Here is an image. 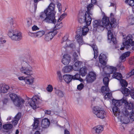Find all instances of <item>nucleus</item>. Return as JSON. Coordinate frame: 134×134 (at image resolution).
Wrapping results in <instances>:
<instances>
[{
  "label": "nucleus",
  "mask_w": 134,
  "mask_h": 134,
  "mask_svg": "<svg viewBox=\"0 0 134 134\" xmlns=\"http://www.w3.org/2000/svg\"><path fill=\"white\" fill-rule=\"evenodd\" d=\"M92 112L97 118L100 119H103L106 116L105 111L98 106L93 107Z\"/></svg>",
  "instance_id": "obj_6"
},
{
  "label": "nucleus",
  "mask_w": 134,
  "mask_h": 134,
  "mask_svg": "<svg viewBox=\"0 0 134 134\" xmlns=\"http://www.w3.org/2000/svg\"><path fill=\"white\" fill-rule=\"evenodd\" d=\"M63 26V24L62 22L59 23L58 22L55 25L54 29L55 30H58L62 28Z\"/></svg>",
  "instance_id": "obj_41"
},
{
  "label": "nucleus",
  "mask_w": 134,
  "mask_h": 134,
  "mask_svg": "<svg viewBox=\"0 0 134 134\" xmlns=\"http://www.w3.org/2000/svg\"><path fill=\"white\" fill-rule=\"evenodd\" d=\"M133 37L131 35L129 34L123 39V44L124 47L120 48L121 50H123L124 48L127 50H134V41H132Z\"/></svg>",
  "instance_id": "obj_3"
},
{
  "label": "nucleus",
  "mask_w": 134,
  "mask_h": 134,
  "mask_svg": "<svg viewBox=\"0 0 134 134\" xmlns=\"http://www.w3.org/2000/svg\"><path fill=\"white\" fill-rule=\"evenodd\" d=\"M107 67L108 70L111 71L110 74H112V76L113 78L116 79L119 81L122 78V75L120 73L115 72L117 70L116 67L110 66H107Z\"/></svg>",
  "instance_id": "obj_7"
},
{
  "label": "nucleus",
  "mask_w": 134,
  "mask_h": 134,
  "mask_svg": "<svg viewBox=\"0 0 134 134\" xmlns=\"http://www.w3.org/2000/svg\"><path fill=\"white\" fill-rule=\"evenodd\" d=\"M108 41L111 43L112 41L113 43L115 44L116 43V38L114 37L110 30L108 31Z\"/></svg>",
  "instance_id": "obj_15"
},
{
  "label": "nucleus",
  "mask_w": 134,
  "mask_h": 134,
  "mask_svg": "<svg viewBox=\"0 0 134 134\" xmlns=\"http://www.w3.org/2000/svg\"><path fill=\"white\" fill-rule=\"evenodd\" d=\"M124 103L125 104V107H124L127 109L131 110L133 108V104L132 103L128 102L126 98H125L124 100Z\"/></svg>",
  "instance_id": "obj_25"
},
{
  "label": "nucleus",
  "mask_w": 134,
  "mask_h": 134,
  "mask_svg": "<svg viewBox=\"0 0 134 134\" xmlns=\"http://www.w3.org/2000/svg\"><path fill=\"white\" fill-rule=\"evenodd\" d=\"M72 79L74 80H78L81 82H82L83 80L80 77V75L78 74H76L75 75H72Z\"/></svg>",
  "instance_id": "obj_34"
},
{
  "label": "nucleus",
  "mask_w": 134,
  "mask_h": 134,
  "mask_svg": "<svg viewBox=\"0 0 134 134\" xmlns=\"http://www.w3.org/2000/svg\"><path fill=\"white\" fill-rule=\"evenodd\" d=\"M10 97L14 104L18 107L21 106L25 102V101L22 98L18 96L14 93L10 94Z\"/></svg>",
  "instance_id": "obj_5"
},
{
  "label": "nucleus",
  "mask_w": 134,
  "mask_h": 134,
  "mask_svg": "<svg viewBox=\"0 0 134 134\" xmlns=\"http://www.w3.org/2000/svg\"><path fill=\"white\" fill-rule=\"evenodd\" d=\"M80 74L82 76H85L87 74V69L85 67H84L80 69Z\"/></svg>",
  "instance_id": "obj_35"
},
{
  "label": "nucleus",
  "mask_w": 134,
  "mask_h": 134,
  "mask_svg": "<svg viewBox=\"0 0 134 134\" xmlns=\"http://www.w3.org/2000/svg\"><path fill=\"white\" fill-rule=\"evenodd\" d=\"M91 3L94 4H96L97 3V0H91Z\"/></svg>",
  "instance_id": "obj_64"
},
{
  "label": "nucleus",
  "mask_w": 134,
  "mask_h": 134,
  "mask_svg": "<svg viewBox=\"0 0 134 134\" xmlns=\"http://www.w3.org/2000/svg\"><path fill=\"white\" fill-rule=\"evenodd\" d=\"M38 122L39 121L38 120L35 121L33 126L34 129H36L38 127Z\"/></svg>",
  "instance_id": "obj_50"
},
{
  "label": "nucleus",
  "mask_w": 134,
  "mask_h": 134,
  "mask_svg": "<svg viewBox=\"0 0 134 134\" xmlns=\"http://www.w3.org/2000/svg\"><path fill=\"white\" fill-rule=\"evenodd\" d=\"M66 15V13H64L62 14L60 16V18H59L58 21H60L63 18H64L65 16Z\"/></svg>",
  "instance_id": "obj_56"
},
{
  "label": "nucleus",
  "mask_w": 134,
  "mask_h": 134,
  "mask_svg": "<svg viewBox=\"0 0 134 134\" xmlns=\"http://www.w3.org/2000/svg\"><path fill=\"white\" fill-rule=\"evenodd\" d=\"M71 57L68 54H64L62 59V62L64 65L69 64L71 61Z\"/></svg>",
  "instance_id": "obj_18"
},
{
  "label": "nucleus",
  "mask_w": 134,
  "mask_h": 134,
  "mask_svg": "<svg viewBox=\"0 0 134 134\" xmlns=\"http://www.w3.org/2000/svg\"><path fill=\"white\" fill-rule=\"evenodd\" d=\"M111 26L112 27H115L116 26V22L114 18L111 19V21L110 23Z\"/></svg>",
  "instance_id": "obj_40"
},
{
  "label": "nucleus",
  "mask_w": 134,
  "mask_h": 134,
  "mask_svg": "<svg viewBox=\"0 0 134 134\" xmlns=\"http://www.w3.org/2000/svg\"><path fill=\"white\" fill-rule=\"evenodd\" d=\"M128 21L131 24H134V16H130L128 19Z\"/></svg>",
  "instance_id": "obj_42"
},
{
  "label": "nucleus",
  "mask_w": 134,
  "mask_h": 134,
  "mask_svg": "<svg viewBox=\"0 0 134 134\" xmlns=\"http://www.w3.org/2000/svg\"><path fill=\"white\" fill-rule=\"evenodd\" d=\"M55 5L51 3L44 12L40 13L39 16L42 21L48 23L54 24L56 21L55 17L56 12L54 10Z\"/></svg>",
  "instance_id": "obj_1"
},
{
  "label": "nucleus",
  "mask_w": 134,
  "mask_h": 134,
  "mask_svg": "<svg viewBox=\"0 0 134 134\" xmlns=\"http://www.w3.org/2000/svg\"><path fill=\"white\" fill-rule=\"evenodd\" d=\"M93 26L96 30L98 31H102L104 29V26L101 24L99 20H96L93 22Z\"/></svg>",
  "instance_id": "obj_11"
},
{
  "label": "nucleus",
  "mask_w": 134,
  "mask_h": 134,
  "mask_svg": "<svg viewBox=\"0 0 134 134\" xmlns=\"http://www.w3.org/2000/svg\"><path fill=\"white\" fill-rule=\"evenodd\" d=\"M18 121L14 119V120L12 122V124L14 125H16L18 123Z\"/></svg>",
  "instance_id": "obj_59"
},
{
  "label": "nucleus",
  "mask_w": 134,
  "mask_h": 134,
  "mask_svg": "<svg viewBox=\"0 0 134 134\" xmlns=\"http://www.w3.org/2000/svg\"><path fill=\"white\" fill-rule=\"evenodd\" d=\"M83 84L81 83L77 86V89L79 90H81L83 88Z\"/></svg>",
  "instance_id": "obj_55"
},
{
  "label": "nucleus",
  "mask_w": 134,
  "mask_h": 134,
  "mask_svg": "<svg viewBox=\"0 0 134 134\" xmlns=\"http://www.w3.org/2000/svg\"><path fill=\"white\" fill-rule=\"evenodd\" d=\"M120 81V82L122 86L121 88L125 87L127 85V83L125 80L121 79Z\"/></svg>",
  "instance_id": "obj_39"
},
{
  "label": "nucleus",
  "mask_w": 134,
  "mask_h": 134,
  "mask_svg": "<svg viewBox=\"0 0 134 134\" xmlns=\"http://www.w3.org/2000/svg\"><path fill=\"white\" fill-rule=\"evenodd\" d=\"M94 53V58H96L98 55V50L97 47L96 45H93L91 46Z\"/></svg>",
  "instance_id": "obj_32"
},
{
  "label": "nucleus",
  "mask_w": 134,
  "mask_h": 134,
  "mask_svg": "<svg viewBox=\"0 0 134 134\" xmlns=\"http://www.w3.org/2000/svg\"><path fill=\"white\" fill-rule=\"evenodd\" d=\"M21 114L20 113H18L14 117V119L19 121L21 117Z\"/></svg>",
  "instance_id": "obj_48"
},
{
  "label": "nucleus",
  "mask_w": 134,
  "mask_h": 134,
  "mask_svg": "<svg viewBox=\"0 0 134 134\" xmlns=\"http://www.w3.org/2000/svg\"><path fill=\"white\" fill-rule=\"evenodd\" d=\"M93 5L92 4L88 5L87 7V11L86 12H88V13H90V14H91V13L90 12V10L93 9Z\"/></svg>",
  "instance_id": "obj_45"
},
{
  "label": "nucleus",
  "mask_w": 134,
  "mask_h": 134,
  "mask_svg": "<svg viewBox=\"0 0 134 134\" xmlns=\"http://www.w3.org/2000/svg\"><path fill=\"white\" fill-rule=\"evenodd\" d=\"M57 74L59 80L61 81L62 80V77L61 72L59 71H58L57 72Z\"/></svg>",
  "instance_id": "obj_47"
},
{
  "label": "nucleus",
  "mask_w": 134,
  "mask_h": 134,
  "mask_svg": "<svg viewBox=\"0 0 134 134\" xmlns=\"http://www.w3.org/2000/svg\"><path fill=\"white\" fill-rule=\"evenodd\" d=\"M44 112L45 114H46L49 115L51 114V111L49 110H45Z\"/></svg>",
  "instance_id": "obj_60"
},
{
  "label": "nucleus",
  "mask_w": 134,
  "mask_h": 134,
  "mask_svg": "<svg viewBox=\"0 0 134 134\" xmlns=\"http://www.w3.org/2000/svg\"><path fill=\"white\" fill-rule=\"evenodd\" d=\"M42 101L38 95H36L32 98V101L29 103V104L33 109H35L36 107V104L41 103Z\"/></svg>",
  "instance_id": "obj_9"
},
{
  "label": "nucleus",
  "mask_w": 134,
  "mask_h": 134,
  "mask_svg": "<svg viewBox=\"0 0 134 134\" xmlns=\"http://www.w3.org/2000/svg\"><path fill=\"white\" fill-rule=\"evenodd\" d=\"M124 98L120 100H116L114 99L113 100H112V104L114 106H116L117 107L120 106L124 103Z\"/></svg>",
  "instance_id": "obj_26"
},
{
  "label": "nucleus",
  "mask_w": 134,
  "mask_h": 134,
  "mask_svg": "<svg viewBox=\"0 0 134 134\" xmlns=\"http://www.w3.org/2000/svg\"><path fill=\"white\" fill-rule=\"evenodd\" d=\"M86 79V81L88 82H92L94 81L90 76L89 74L87 76Z\"/></svg>",
  "instance_id": "obj_49"
},
{
  "label": "nucleus",
  "mask_w": 134,
  "mask_h": 134,
  "mask_svg": "<svg viewBox=\"0 0 134 134\" xmlns=\"http://www.w3.org/2000/svg\"><path fill=\"white\" fill-rule=\"evenodd\" d=\"M9 37L12 40L19 41L22 38V34L16 29L10 30L8 34Z\"/></svg>",
  "instance_id": "obj_4"
},
{
  "label": "nucleus",
  "mask_w": 134,
  "mask_h": 134,
  "mask_svg": "<svg viewBox=\"0 0 134 134\" xmlns=\"http://www.w3.org/2000/svg\"><path fill=\"white\" fill-rule=\"evenodd\" d=\"M105 86H103L101 89V91L103 95L104 96V98H110L112 96V93L110 92V90L108 87V85H105Z\"/></svg>",
  "instance_id": "obj_10"
},
{
  "label": "nucleus",
  "mask_w": 134,
  "mask_h": 134,
  "mask_svg": "<svg viewBox=\"0 0 134 134\" xmlns=\"http://www.w3.org/2000/svg\"><path fill=\"white\" fill-rule=\"evenodd\" d=\"M57 8H58L59 11L60 12L62 10L61 4L60 3H58L57 4Z\"/></svg>",
  "instance_id": "obj_57"
},
{
  "label": "nucleus",
  "mask_w": 134,
  "mask_h": 134,
  "mask_svg": "<svg viewBox=\"0 0 134 134\" xmlns=\"http://www.w3.org/2000/svg\"><path fill=\"white\" fill-rule=\"evenodd\" d=\"M90 15H92V14L91 13V14H90V13H88V12H86L84 19H83V21L85 22L88 26L90 24L92 20V18L90 16Z\"/></svg>",
  "instance_id": "obj_14"
},
{
  "label": "nucleus",
  "mask_w": 134,
  "mask_h": 134,
  "mask_svg": "<svg viewBox=\"0 0 134 134\" xmlns=\"http://www.w3.org/2000/svg\"><path fill=\"white\" fill-rule=\"evenodd\" d=\"M121 90L123 94L125 96H128L130 94V91L126 87L121 88Z\"/></svg>",
  "instance_id": "obj_30"
},
{
  "label": "nucleus",
  "mask_w": 134,
  "mask_h": 134,
  "mask_svg": "<svg viewBox=\"0 0 134 134\" xmlns=\"http://www.w3.org/2000/svg\"><path fill=\"white\" fill-rule=\"evenodd\" d=\"M73 67L71 65L66 66L64 67L62 69V71L65 73L70 72L73 69Z\"/></svg>",
  "instance_id": "obj_28"
},
{
  "label": "nucleus",
  "mask_w": 134,
  "mask_h": 134,
  "mask_svg": "<svg viewBox=\"0 0 134 134\" xmlns=\"http://www.w3.org/2000/svg\"><path fill=\"white\" fill-rule=\"evenodd\" d=\"M13 126L11 124H7L4 125L3 128L5 129H10L12 128Z\"/></svg>",
  "instance_id": "obj_43"
},
{
  "label": "nucleus",
  "mask_w": 134,
  "mask_h": 134,
  "mask_svg": "<svg viewBox=\"0 0 134 134\" xmlns=\"http://www.w3.org/2000/svg\"><path fill=\"white\" fill-rule=\"evenodd\" d=\"M32 29L33 31H34L39 30V28L37 26L34 25L32 27Z\"/></svg>",
  "instance_id": "obj_58"
},
{
  "label": "nucleus",
  "mask_w": 134,
  "mask_h": 134,
  "mask_svg": "<svg viewBox=\"0 0 134 134\" xmlns=\"http://www.w3.org/2000/svg\"><path fill=\"white\" fill-rule=\"evenodd\" d=\"M112 110L114 115L117 117L118 119H120L121 115H120V111L118 107L114 106L113 107Z\"/></svg>",
  "instance_id": "obj_22"
},
{
  "label": "nucleus",
  "mask_w": 134,
  "mask_h": 134,
  "mask_svg": "<svg viewBox=\"0 0 134 134\" xmlns=\"http://www.w3.org/2000/svg\"><path fill=\"white\" fill-rule=\"evenodd\" d=\"M102 25L104 26L108 25L110 23L109 18L106 16H104L102 19Z\"/></svg>",
  "instance_id": "obj_27"
},
{
  "label": "nucleus",
  "mask_w": 134,
  "mask_h": 134,
  "mask_svg": "<svg viewBox=\"0 0 134 134\" xmlns=\"http://www.w3.org/2000/svg\"><path fill=\"white\" fill-rule=\"evenodd\" d=\"M103 127L102 126L98 125L93 127L92 132L94 134H99L103 130Z\"/></svg>",
  "instance_id": "obj_13"
},
{
  "label": "nucleus",
  "mask_w": 134,
  "mask_h": 134,
  "mask_svg": "<svg viewBox=\"0 0 134 134\" xmlns=\"http://www.w3.org/2000/svg\"><path fill=\"white\" fill-rule=\"evenodd\" d=\"M50 124V122L49 120L46 118L42 120L41 121L42 127L44 128L48 127Z\"/></svg>",
  "instance_id": "obj_24"
},
{
  "label": "nucleus",
  "mask_w": 134,
  "mask_h": 134,
  "mask_svg": "<svg viewBox=\"0 0 134 134\" xmlns=\"http://www.w3.org/2000/svg\"><path fill=\"white\" fill-rule=\"evenodd\" d=\"M89 74L90 75V76L91 77L92 79L94 80L96 79V75L95 74L92 72H90Z\"/></svg>",
  "instance_id": "obj_46"
},
{
  "label": "nucleus",
  "mask_w": 134,
  "mask_h": 134,
  "mask_svg": "<svg viewBox=\"0 0 134 134\" xmlns=\"http://www.w3.org/2000/svg\"><path fill=\"white\" fill-rule=\"evenodd\" d=\"M10 89L12 90L13 88L12 87L10 88L9 86L4 84H0V92L4 93H7L9 90V91H10Z\"/></svg>",
  "instance_id": "obj_12"
},
{
  "label": "nucleus",
  "mask_w": 134,
  "mask_h": 134,
  "mask_svg": "<svg viewBox=\"0 0 134 134\" xmlns=\"http://www.w3.org/2000/svg\"><path fill=\"white\" fill-rule=\"evenodd\" d=\"M131 97L134 99V89L131 90L130 91V94Z\"/></svg>",
  "instance_id": "obj_53"
},
{
  "label": "nucleus",
  "mask_w": 134,
  "mask_h": 134,
  "mask_svg": "<svg viewBox=\"0 0 134 134\" xmlns=\"http://www.w3.org/2000/svg\"><path fill=\"white\" fill-rule=\"evenodd\" d=\"M81 34V31H77V35L75 36V38L77 41L78 43L79 44L82 45L83 44V42L82 37L83 35Z\"/></svg>",
  "instance_id": "obj_17"
},
{
  "label": "nucleus",
  "mask_w": 134,
  "mask_h": 134,
  "mask_svg": "<svg viewBox=\"0 0 134 134\" xmlns=\"http://www.w3.org/2000/svg\"><path fill=\"white\" fill-rule=\"evenodd\" d=\"M6 41L5 39L3 38H0V46H2V45L4 43H5Z\"/></svg>",
  "instance_id": "obj_54"
},
{
  "label": "nucleus",
  "mask_w": 134,
  "mask_h": 134,
  "mask_svg": "<svg viewBox=\"0 0 134 134\" xmlns=\"http://www.w3.org/2000/svg\"><path fill=\"white\" fill-rule=\"evenodd\" d=\"M56 94L60 97H63L64 96L63 92L60 90H57L55 92Z\"/></svg>",
  "instance_id": "obj_38"
},
{
  "label": "nucleus",
  "mask_w": 134,
  "mask_h": 134,
  "mask_svg": "<svg viewBox=\"0 0 134 134\" xmlns=\"http://www.w3.org/2000/svg\"><path fill=\"white\" fill-rule=\"evenodd\" d=\"M127 109L125 108H123L121 109V111L120 113V115H121V116L120 119H119L122 123L126 124L128 123L125 120L127 119L126 117L128 116L129 114V112Z\"/></svg>",
  "instance_id": "obj_8"
},
{
  "label": "nucleus",
  "mask_w": 134,
  "mask_h": 134,
  "mask_svg": "<svg viewBox=\"0 0 134 134\" xmlns=\"http://www.w3.org/2000/svg\"><path fill=\"white\" fill-rule=\"evenodd\" d=\"M68 36L66 35L63 38L61 42V43L63 45L64 48L69 47L71 43V41L68 40Z\"/></svg>",
  "instance_id": "obj_16"
},
{
  "label": "nucleus",
  "mask_w": 134,
  "mask_h": 134,
  "mask_svg": "<svg viewBox=\"0 0 134 134\" xmlns=\"http://www.w3.org/2000/svg\"><path fill=\"white\" fill-rule=\"evenodd\" d=\"M129 75L130 76L134 75V69H133L129 73Z\"/></svg>",
  "instance_id": "obj_63"
},
{
  "label": "nucleus",
  "mask_w": 134,
  "mask_h": 134,
  "mask_svg": "<svg viewBox=\"0 0 134 134\" xmlns=\"http://www.w3.org/2000/svg\"><path fill=\"white\" fill-rule=\"evenodd\" d=\"M45 32L43 31H38L36 33H33L30 32L29 33V35L35 37H41L44 34Z\"/></svg>",
  "instance_id": "obj_19"
},
{
  "label": "nucleus",
  "mask_w": 134,
  "mask_h": 134,
  "mask_svg": "<svg viewBox=\"0 0 134 134\" xmlns=\"http://www.w3.org/2000/svg\"><path fill=\"white\" fill-rule=\"evenodd\" d=\"M32 62V58L29 56L21 59L18 66L20 72L26 75H31L32 72L31 65Z\"/></svg>",
  "instance_id": "obj_2"
},
{
  "label": "nucleus",
  "mask_w": 134,
  "mask_h": 134,
  "mask_svg": "<svg viewBox=\"0 0 134 134\" xmlns=\"http://www.w3.org/2000/svg\"><path fill=\"white\" fill-rule=\"evenodd\" d=\"M47 90L49 92H51L53 90V88L51 85H49L47 88Z\"/></svg>",
  "instance_id": "obj_52"
},
{
  "label": "nucleus",
  "mask_w": 134,
  "mask_h": 134,
  "mask_svg": "<svg viewBox=\"0 0 134 134\" xmlns=\"http://www.w3.org/2000/svg\"><path fill=\"white\" fill-rule=\"evenodd\" d=\"M130 53V52H127L123 54L120 57V59L121 60V61L123 62L124 61V59L126 57H128L129 56Z\"/></svg>",
  "instance_id": "obj_33"
},
{
  "label": "nucleus",
  "mask_w": 134,
  "mask_h": 134,
  "mask_svg": "<svg viewBox=\"0 0 134 134\" xmlns=\"http://www.w3.org/2000/svg\"><path fill=\"white\" fill-rule=\"evenodd\" d=\"M125 3L131 6H132V10L134 13V1L133 0H126Z\"/></svg>",
  "instance_id": "obj_37"
},
{
  "label": "nucleus",
  "mask_w": 134,
  "mask_h": 134,
  "mask_svg": "<svg viewBox=\"0 0 134 134\" xmlns=\"http://www.w3.org/2000/svg\"><path fill=\"white\" fill-rule=\"evenodd\" d=\"M63 79L65 82L68 83H69L71 80L72 75H65L63 76Z\"/></svg>",
  "instance_id": "obj_31"
},
{
  "label": "nucleus",
  "mask_w": 134,
  "mask_h": 134,
  "mask_svg": "<svg viewBox=\"0 0 134 134\" xmlns=\"http://www.w3.org/2000/svg\"><path fill=\"white\" fill-rule=\"evenodd\" d=\"M82 62L80 61L76 62L74 64L73 69L75 71H77L80 68Z\"/></svg>",
  "instance_id": "obj_29"
},
{
  "label": "nucleus",
  "mask_w": 134,
  "mask_h": 134,
  "mask_svg": "<svg viewBox=\"0 0 134 134\" xmlns=\"http://www.w3.org/2000/svg\"><path fill=\"white\" fill-rule=\"evenodd\" d=\"M73 59L75 61L78 60V59L79 58L76 52H74L73 54Z\"/></svg>",
  "instance_id": "obj_51"
},
{
  "label": "nucleus",
  "mask_w": 134,
  "mask_h": 134,
  "mask_svg": "<svg viewBox=\"0 0 134 134\" xmlns=\"http://www.w3.org/2000/svg\"><path fill=\"white\" fill-rule=\"evenodd\" d=\"M109 80L107 77H105L103 79V82L105 85H108Z\"/></svg>",
  "instance_id": "obj_44"
},
{
  "label": "nucleus",
  "mask_w": 134,
  "mask_h": 134,
  "mask_svg": "<svg viewBox=\"0 0 134 134\" xmlns=\"http://www.w3.org/2000/svg\"><path fill=\"white\" fill-rule=\"evenodd\" d=\"M34 81V78L31 76L26 77L25 78V81L27 84L32 85Z\"/></svg>",
  "instance_id": "obj_23"
},
{
  "label": "nucleus",
  "mask_w": 134,
  "mask_h": 134,
  "mask_svg": "<svg viewBox=\"0 0 134 134\" xmlns=\"http://www.w3.org/2000/svg\"><path fill=\"white\" fill-rule=\"evenodd\" d=\"M55 35L53 31L48 32L45 35V40L46 41H49L52 40Z\"/></svg>",
  "instance_id": "obj_20"
},
{
  "label": "nucleus",
  "mask_w": 134,
  "mask_h": 134,
  "mask_svg": "<svg viewBox=\"0 0 134 134\" xmlns=\"http://www.w3.org/2000/svg\"><path fill=\"white\" fill-rule=\"evenodd\" d=\"M99 59L100 63L102 65H106L107 60L105 55L103 54H101L99 56Z\"/></svg>",
  "instance_id": "obj_21"
},
{
  "label": "nucleus",
  "mask_w": 134,
  "mask_h": 134,
  "mask_svg": "<svg viewBox=\"0 0 134 134\" xmlns=\"http://www.w3.org/2000/svg\"><path fill=\"white\" fill-rule=\"evenodd\" d=\"M35 2L34 6L35 8H36L37 7V3H36L38 1V0H34Z\"/></svg>",
  "instance_id": "obj_61"
},
{
  "label": "nucleus",
  "mask_w": 134,
  "mask_h": 134,
  "mask_svg": "<svg viewBox=\"0 0 134 134\" xmlns=\"http://www.w3.org/2000/svg\"><path fill=\"white\" fill-rule=\"evenodd\" d=\"M25 77H24V76H21L18 77V79L19 80H25Z\"/></svg>",
  "instance_id": "obj_62"
},
{
  "label": "nucleus",
  "mask_w": 134,
  "mask_h": 134,
  "mask_svg": "<svg viewBox=\"0 0 134 134\" xmlns=\"http://www.w3.org/2000/svg\"><path fill=\"white\" fill-rule=\"evenodd\" d=\"M89 31V29L87 26H85L82 28V32L81 34L83 36L86 35Z\"/></svg>",
  "instance_id": "obj_36"
}]
</instances>
